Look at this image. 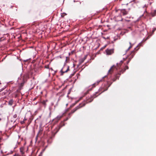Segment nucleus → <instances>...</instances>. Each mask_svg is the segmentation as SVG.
Returning <instances> with one entry per match:
<instances>
[{
    "instance_id": "obj_29",
    "label": "nucleus",
    "mask_w": 156,
    "mask_h": 156,
    "mask_svg": "<svg viewBox=\"0 0 156 156\" xmlns=\"http://www.w3.org/2000/svg\"><path fill=\"white\" fill-rule=\"evenodd\" d=\"M129 44L130 45H132L133 46V45H132V43H131V42H129Z\"/></svg>"
},
{
    "instance_id": "obj_8",
    "label": "nucleus",
    "mask_w": 156,
    "mask_h": 156,
    "mask_svg": "<svg viewBox=\"0 0 156 156\" xmlns=\"http://www.w3.org/2000/svg\"><path fill=\"white\" fill-rule=\"evenodd\" d=\"M28 78V76L27 75H25L23 76V81H25V82L27 81V79Z\"/></svg>"
},
{
    "instance_id": "obj_23",
    "label": "nucleus",
    "mask_w": 156,
    "mask_h": 156,
    "mask_svg": "<svg viewBox=\"0 0 156 156\" xmlns=\"http://www.w3.org/2000/svg\"><path fill=\"white\" fill-rule=\"evenodd\" d=\"M25 122H24V120H23V121H21L20 122V123L21 124H23V123H24Z\"/></svg>"
},
{
    "instance_id": "obj_2",
    "label": "nucleus",
    "mask_w": 156,
    "mask_h": 156,
    "mask_svg": "<svg viewBox=\"0 0 156 156\" xmlns=\"http://www.w3.org/2000/svg\"><path fill=\"white\" fill-rule=\"evenodd\" d=\"M131 9L130 8H129L127 10L125 9H120V12L123 16H125L128 14L129 13V11Z\"/></svg>"
},
{
    "instance_id": "obj_11",
    "label": "nucleus",
    "mask_w": 156,
    "mask_h": 156,
    "mask_svg": "<svg viewBox=\"0 0 156 156\" xmlns=\"http://www.w3.org/2000/svg\"><path fill=\"white\" fill-rule=\"evenodd\" d=\"M151 15L152 16L154 17L156 15V10H154L151 13Z\"/></svg>"
},
{
    "instance_id": "obj_39",
    "label": "nucleus",
    "mask_w": 156,
    "mask_h": 156,
    "mask_svg": "<svg viewBox=\"0 0 156 156\" xmlns=\"http://www.w3.org/2000/svg\"><path fill=\"white\" fill-rule=\"evenodd\" d=\"M88 91H87V93H86V94H87L88 93Z\"/></svg>"
},
{
    "instance_id": "obj_16",
    "label": "nucleus",
    "mask_w": 156,
    "mask_h": 156,
    "mask_svg": "<svg viewBox=\"0 0 156 156\" xmlns=\"http://www.w3.org/2000/svg\"><path fill=\"white\" fill-rule=\"evenodd\" d=\"M134 55V51H133L131 54V56H132V57H133V55Z\"/></svg>"
},
{
    "instance_id": "obj_24",
    "label": "nucleus",
    "mask_w": 156,
    "mask_h": 156,
    "mask_svg": "<svg viewBox=\"0 0 156 156\" xmlns=\"http://www.w3.org/2000/svg\"><path fill=\"white\" fill-rule=\"evenodd\" d=\"M132 47V45H130L128 48V50H129Z\"/></svg>"
},
{
    "instance_id": "obj_3",
    "label": "nucleus",
    "mask_w": 156,
    "mask_h": 156,
    "mask_svg": "<svg viewBox=\"0 0 156 156\" xmlns=\"http://www.w3.org/2000/svg\"><path fill=\"white\" fill-rule=\"evenodd\" d=\"M105 52L106 54L108 55H111L114 52V49H107L105 50Z\"/></svg>"
},
{
    "instance_id": "obj_40",
    "label": "nucleus",
    "mask_w": 156,
    "mask_h": 156,
    "mask_svg": "<svg viewBox=\"0 0 156 156\" xmlns=\"http://www.w3.org/2000/svg\"><path fill=\"white\" fill-rule=\"evenodd\" d=\"M5 93H4V94L5 95Z\"/></svg>"
},
{
    "instance_id": "obj_10",
    "label": "nucleus",
    "mask_w": 156,
    "mask_h": 156,
    "mask_svg": "<svg viewBox=\"0 0 156 156\" xmlns=\"http://www.w3.org/2000/svg\"><path fill=\"white\" fill-rule=\"evenodd\" d=\"M129 69V67L128 66H126L125 68L124 69H122L121 70V72H122V73H123L126 69Z\"/></svg>"
},
{
    "instance_id": "obj_30",
    "label": "nucleus",
    "mask_w": 156,
    "mask_h": 156,
    "mask_svg": "<svg viewBox=\"0 0 156 156\" xmlns=\"http://www.w3.org/2000/svg\"><path fill=\"white\" fill-rule=\"evenodd\" d=\"M100 81H98L97 82V84L98 85Z\"/></svg>"
},
{
    "instance_id": "obj_33",
    "label": "nucleus",
    "mask_w": 156,
    "mask_h": 156,
    "mask_svg": "<svg viewBox=\"0 0 156 156\" xmlns=\"http://www.w3.org/2000/svg\"><path fill=\"white\" fill-rule=\"evenodd\" d=\"M1 90H2V91L3 90H4V88H2L1 89H0Z\"/></svg>"
},
{
    "instance_id": "obj_32",
    "label": "nucleus",
    "mask_w": 156,
    "mask_h": 156,
    "mask_svg": "<svg viewBox=\"0 0 156 156\" xmlns=\"http://www.w3.org/2000/svg\"><path fill=\"white\" fill-rule=\"evenodd\" d=\"M126 4L127 5H128V2H127L126 3Z\"/></svg>"
},
{
    "instance_id": "obj_28",
    "label": "nucleus",
    "mask_w": 156,
    "mask_h": 156,
    "mask_svg": "<svg viewBox=\"0 0 156 156\" xmlns=\"http://www.w3.org/2000/svg\"><path fill=\"white\" fill-rule=\"evenodd\" d=\"M76 104H73L72 106H71V107H73V106H74Z\"/></svg>"
},
{
    "instance_id": "obj_21",
    "label": "nucleus",
    "mask_w": 156,
    "mask_h": 156,
    "mask_svg": "<svg viewBox=\"0 0 156 156\" xmlns=\"http://www.w3.org/2000/svg\"><path fill=\"white\" fill-rule=\"evenodd\" d=\"M156 30V28H154L152 31V33H154V32L155 31V30Z\"/></svg>"
},
{
    "instance_id": "obj_42",
    "label": "nucleus",
    "mask_w": 156,
    "mask_h": 156,
    "mask_svg": "<svg viewBox=\"0 0 156 156\" xmlns=\"http://www.w3.org/2000/svg\"><path fill=\"white\" fill-rule=\"evenodd\" d=\"M1 120V119L0 118V121Z\"/></svg>"
},
{
    "instance_id": "obj_35",
    "label": "nucleus",
    "mask_w": 156,
    "mask_h": 156,
    "mask_svg": "<svg viewBox=\"0 0 156 156\" xmlns=\"http://www.w3.org/2000/svg\"><path fill=\"white\" fill-rule=\"evenodd\" d=\"M1 138H0V142L1 141Z\"/></svg>"
},
{
    "instance_id": "obj_9",
    "label": "nucleus",
    "mask_w": 156,
    "mask_h": 156,
    "mask_svg": "<svg viewBox=\"0 0 156 156\" xmlns=\"http://www.w3.org/2000/svg\"><path fill=\"white\" fill-rule=\"evenodd\" d=\"M64 68H63L62 69V70H61V75H62L63 74V73H66L69 70V66H67V69H66V70L64 72H63L62 71V70Z\"/></svg>"
},
{
    "instance_id": "obj_17",
    "label": "nucleus",
    "mask_w": 156,
    "mask_h": 156,
    "mask_svg": "<svg viewBox=\"0 0 156 156\" xmlns=\"http://www.w3.org/2000/svg\"><path fill=\"white\" fill-rule=\"evenodd\" d=\"M106 46H107L106 45H105L103 47L101 48L100 49V50H101V51L103 50L106 47Z\"/></svg>"
},
{
    "instance_id": "obj_25",
    "label": "nucleus",
    "mask_w": 156,
    "mask_h": 156,
    "mask_svg": "<svg viewBox=\"0 0 156 156\" xmlns=\"http://www.w3.org/2000/svg\"><path fill=\"white\" fill-rule=\"evenodd\" d=\"M123 62L122 61H121L120 63H119L120 65H121Z\"/></svg>"
},
{
    "instance_id": "obj_26",
    "label": "nucleus",
    "mask_w": 156,
    "mask_h": 156,
    "mask_svg": "<svg viewBox=\"0 0 156 156\" xmlns=\"http://www.w3.org/2000/svg\"><path fill=\"white\" fill-rule=\"evenodd\" d=\"M86 56H85L83 58L84 60L86 58Z\"/></svg>"
},
{
    "instance_id": "obj_1",
    "label": "nucleus",
    "mask_w": 156,
    "mask_h": 156,
    "mask_svg": "<svg viewBox=\"0 0 156 156\" xmlns=\"http://www.w3.org/2000/svg\"><path fill=\"white\" fill-rule=\"evenodd\" d=\"M112 83L110 84L108 82H107L102 86V87L100 88L98 91L96 92L93 96H91L90 98H87L86 100L84 101L82 103L80 104L79 105L73 109L70 112V114H73L75 112L79 109L84 106L86 104L88 103L92 102L94 99L98 96L100 94L102 93L107 90L108 88L110 86Z\"/></svg>"
},
{
    "instance_id": "obj_22",
    "label": "nucleus",
    "mask_w": 156,
    "mask_h": 156,
    "mask_svg": "<svg viewBox=\"0 0 156 156\" xmlns=\"http://www.w3.org/2000/svg\"><path fill=\"white\" fill-rule=\"evenodd\" d=\"M25 82L24 81H23L21 83V86H23Z\"/></svg>"
},
{
    "instance_id": "obj_18",
    "label": "nucleus",
    "mask_w": 156,
    "mask_h": 156,
    "mask_svg": "<svg viewBox=\"0 0 156 156\" xmlns=\"http://www.w3.org/2000/svg\"><path fill=\"white\" fill-rule=\"evenodd\" d=\"M13 156H25V155H21L18 154H15Z\"/></svg>"
},
{
    "instance_id": "obj_31",
    "label": "nucleus",
    "mask_w": 156,
    "mask_h": 156,
    "mask_svg": "<svg viewBox=\"0 0 156 156\" xmlns=\"http://www.w3.org/2000/svg\"><path fill=\"white\" fill-rule=\"evenodd\" d=\"M141 44L140 43V44L138 45V46H140V45Z\"/></svg>"
},
{
    "instance_id": "obj_27",
    "label": "nucleus",
    "mask_w": 156,
    "mask_h": 156,
    "mask_svg": "<svg viewBox=\"0 0 156 156\" xmlns=\"http://www.w3.org/2000/svg\"><path fill=\"white\" fill-rule=\"evenodd\" d=\"M55 121V122H57L59 120H54Z\"/></svg>"
},
{
    "instance_id": "obj_20",
    "label": "nucleus",
    "mask_w": 156,
    "mask_h": 156,
    "mask_svg": "<svg viewBox=\"0 0 156 156\" xmlns=\"http://www.w3.org/2000/svg\"><path fill=\"white\" fill-rule=\"evenodd\" d=\"M17 117V115L16 114H15L13 115V117L14 118H16Z\"/></svg>"
},
{
    "instance_id": "obj_13",
    "label": "nucleus",
    "mask_w": 156,
    "mask_h": 156,
    "mask_svg": "<svg viewBox=\"0 0 156 156\" xmlns=\"http://www.w3.org/2000/svg\"><path fill=\"white\" fill-rule=\"evenodd\" d=\"M47 101V100H46V101L44 100V101H42V102H41V103L43 105H44L45 106L46 105V103Z\"/></svg>"
},
{
    "instance_id": "obj_41",
    "label": "nucleus",
    "mask_w": 156,
    "mask_h": 156,
    "mask_svg": "<svg viewBox=\"0 0 156 156\" xmlns=\"http://www.w3.org/2000/svg\"><path fill=\"white\" fill-rule=\"evenodd\" d=\"M129 3H130L129 4H131H131H130V2H129Z\"/></svg>"
},
{
    "instance_id": "obj_5",
    "label": "nucleus",
    "mask_w": 156,
    "mask_h": 156,
    "mask_svg": "<svg viewBox=\"0 0 156 156\" xmlns=\"http://www.w3.org/2000/svg\"><path fill=\"white\" fill-rule=\"evenodd\" d=\"M122 72H121V71L118 73L117 74H116L115 76V78H113V81H115L117 79H119V77L120 76L121 74V73Z\"/></svg>"
},
{
    "instance_id": "obj_6",
    "label": "nucleus",
    "mask_w": 156,
    "mask_h": 156,
    "mask_svg": "<svg viewBox=\"0 0 156 156\" xmlns=\"http://www.w3.org/2000/svg\"><path fill=\"white\" fill-rule=\"evenodd\" d=\"M65 126V123H64V122H62L60 123L59 125L56 128V129H57V132H58L62 127V126Z\"/></svg>"
},
{
    "instance_id": "obj_36",
    "label": "nucleus",
    "mask_w": 156,
    "mask_h": 156,
    "mask_svg": "<svg viewBox=\"0 0 156 156\" xmlns=\"http://www.w3.org/2000/svg\"><path fill=\"white\" fill-rule=\"evenodd\" d=\"M2 90H0V92H1L2 91Z\"/></svg>"
},
{
    "instance_id": "obj_19",
    "label": "nucleus",
    "mask_w": 156,
    "mask_h": 156,
    "mask_svg": "<svg viewBox=\"0 0 156 156\" xmlns=\"http://www.w3.org/2000/svg\"><path fill=\"white\" fill-rule=\"evenodd\" d=\"M44 68L46 69H49V66L48 65L45 66Z\"/></svg>"
},
{
    "instance_id": "obj_38",
    "label": "nucleus",
    "mask_w": 156,
    "mask_h": 156,
    "mask_svg": "<svg viewBox=\"0 0 156 156\" xmlns=\"http://www.w3.org/2000/svg\"><path fill=\"white\" fill-rule=\"evenodd\" d=\"M2 90H0V92H1L2 91Z\"/></svg>"
},
{
    "instance_id": "obj_7",
    "label": "nucleus",
    "mask_w": 156,
    "mask_h": 156,
    "mask_svg": "<svg viewBox=\"0 0 156 156\" xmlns=\"http://www.w3.org/2000/svg\"><path fill=\"white\" fill-rule=\"evenodd\" d=\"M20 151L21 153V155H24V154L25 152V149L23 147H21L20 148Z\"/></svg>"
},
{
    "instance_id": "obj_4",
    "label": "nucleus",
    "mask_w": 156,
    "mask_h": 156,
    "mask_svg": "<svg viewBox=\"0 0 156 156\" xmlns=\"http://www.w3.org/2000/svg\"><path fill=\"white\" fill-rule=\"evenodd\" d=\"M116 68V66L114 65H113L111 67L110 69L108 71V74H111L113 72L115 69Z\"/></svg>"
},
{
    "instance_id": "obj_34",
    "label": "nucleus",
    "mask_w": 156,
    "mask_h": 156,
    "mask_svg": "<svg viewBox=\"0 0 156 156\" xmlns=\"http://www.w3.org/2000/svg\"><path fill=\"white\" fill-rule=\"evenodd\" d=\"M95 84H96V83H95L94 84H93V85L94 86V87H95V86L94 85H95Z\"/></svg>"
},
{
    "instance_id": "obj_37",
    "label": "nucleus",
    "mask_w": 156,
    "mask_h": 156,
    "mask_svg": "<svg viewBox=\"0 0 156 156\" xmlns=\"http://www.w3.org/2000/svg\"><path fill=\"white\" fill-rule=\"evenodd\" d=\"M2 90H0V92H1L2 91Z\"/></svg>"
},
{
    "instance_id": "obj_12",
    "label": "nucleus",
    "mask_w": 156,
    "mask_h": 156,
    "mask_svg": "<svg viewBox=\"0 0 156 156\" xmlns=\"http://www.w3.org/2000/svg\"><path fill=\"white\" fill-rule=\"evenodd\" d=\"M62 117L63 115H62L60 116H58L56 118H55L54 119V120H59Z\"/></svg>"
},
{
    "instance_id": "obj_14",
    "label": "nucleus",
    "mask_w": 156,
    "mask_h": 156,
    "mask_svg": "<svg viewBox=\"0 0 156 156\" xmlns=\"http://www.w3.org/2000/svg\"><path fill=\"white\" fill-rule=\"evenodd\" d=\"M13 103V101L12 99L10 100L9 102V105H12Z\"/></svg>"
},
{
    "instance_id": "obj_15",
    "label": "nucleus",
    "mask_w": 156,
    "mask_h": 156,
    "mask_svg": "<svg viewBox=\"0 0 156 156\" xmlns=\"http://www.w3.org/2000/svg\"><path fill=\"white\" fill-rule=\"evenodd\" d=\"M84 60L83 58L80 59L79 60V63L80 65L84 61Z\"/></svg>"
}]
</instances>
